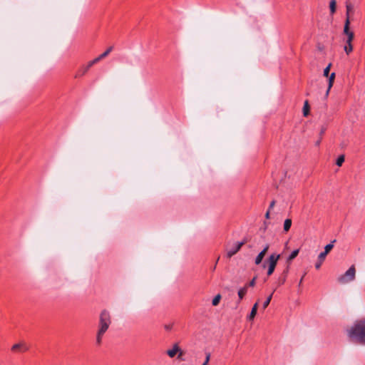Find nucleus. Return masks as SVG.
Wrapping results in <instances>:
<instances>
[{
  "label": "nucleus",
  "mask_w": 365,
  "mask_h": 365,
  "mask_svg": "<svg viewBox=\"0 0 365 365\" xmlns=\"http://www.w3.org/2000/svg\"><path fill=\"white\" fill-rule=\"evenodd\" d=\"M348 336L353 341L365 345V320L355 323L348 331Z\"/></svg>",
  "instance_id": "1"
},
{
  "label": "nucleus",
  "mask_w": 365,
  "mask_h": 365,
  "mask_svg": "<svg viewBox=\"0 0 365 365\" xmlns=\"http://www.w3.org/2000/svg\"><path fill=\"white\" fill-rule=\"evenodd\" d=\"M111 324V318L108 311L104 309L101 312L98 330L96 336V344L100 345L102 341V338L104 334L108 329Z\"/></svg>",
  "instance_id": "2"
},
{
  "label": "nucleus",
  "mask_w": 365,
  "mask_h": 365,
  "mask_svg": "<svg viewBox=\"0 0 365 365\" xmlns=\"http://www.w3.org/2000/svg\"><path fill=\"white\" fill-rule=\"evenodd\" d=\"M113 50V46H110L108 48L106 51L101 53L100 56L94 58L93 60L89 61L88 64L85 66H83L78 73L76 74V76H83L85 75L88 71L96 63L99 62L101 59L106 58Z\"/></svg>",
  "instance_id": "3"
},
{
  "label": "nucleus",
  "mask_w": 365,
  "mask_h": 365,
  "mask_svg": "<svg viewBox=\"0 0 365 365\" xmlns=\"http://www.w3.org/2000/svg\"><path fill=\"white\" fill-rule=\"evenodd\" d=\"M356 269L354 265L351 266L344 274L338 278V281L341 284H345L353 281L355 279Z\"/></svg>",
  "instance_id": "4"
},
{
  "label": "nucleus",
  "mask_w": 365,
  "mask_h": 365,
  "mask_svg": "<svg viewBox=\"0 0 365 365\" xmlns=\"http://www.w3.org/2000/svg\"><path fill=\"white\" fill-rule=\"evenodd\" d=\"M279 258L280 255L276 253H273L269 257L267 262L268 263V269L267 272L268 276L272 275L274 272L277 262L279 259Z\"/></svg>",
  "instance_id": "5"
},
{
  "label": "nucleus",
  "mask_w": 365,
  "mask_h": 365,
  "mask_svg": "<svg viewBox=\"0 0 365 365\" xmlns=\"http://www.w3.org/2000/svg\"><path fill=\"white\" fill-rule=\"evenodd\" d=\"M246 241L243 240L242 242H237L235 243L230 248L228 249L227 252V257L230 258L233 255H235L240 249L241 247L245 244Z\"/></svg>",
  "instance_id": "6"
},
{
  "label": "nucleus",
  "mask_w": 365,
  "mask_h": 365,
  "mask_svg": "<svg viewBox=\"0 0 365 365\" xmlns=\"http://www.w3.org/2000/svg\"><path fill=\"white\" fill-rule=\"evenodd\" d=\"M269 248V245L268 244H267L264 247L263 250L256 257L255 260V264L259 265L262 262V261L265 254L268 251Z\"/></svg>",
  "instance_id": "7"
},
{
  "label": "nucleus",
  "mask_w": 365,
  "mask_h": 365,
  "mask_svg": "<svg viewBox=\"0 0 365 365\" xmlns=\"http://www.w3.org/2000/svg\"><path fill=\"white\" fill-rule=\"evenodd\" d=\"M180 351V349L178 344H175L171 349H168L167 351V354L173 358L174 357L178 352Z\"/></svg>",
  "instance_id": "8"
},
{
  "label": "nucleus",
  "mask_w": 365,
  "mask_h": 365,
  "mask_svg": "<svg viewBox=\"0 0 365 365\" xmlns=\"http://www.w3.org/2000/svg\"><path fill=\"white\" fill-rule=\"evenodd\" d=\"M257 308H258V303L256 302L252 309H251V312L249 314V316L247 317V319L251 321V320H253V319L255 318V317L256 316L257 314Z\"/></svg>",
  "instance_id": "9"
},
{
  "label": "nucleus",
  "mask_w": 365,
  "mask_h": 365,
  "mask_svg": "<svg viewBox=\"0 0 365 365\" xmlns=\"http://www.w3.org/2000/svg\"><path fill=\"white\" fill-rule=\"evenodd\" d=\"M328 77H329V85H328V88L326 92V96H328L329 91L333 86L334 81L335 78V73H331L330 74V76H329Z\"/></svg>",
  "instance_id": "10"
},
{
  "label": "nucleus",
  "mask_w": 365,
  "mask_h": 365,
  "mask_svg": "<svg viewBox=\"0 0 365 365\" xmlns=\"http://www.w3.org/2000/svg\"><path fill=\"white\" fill-rule=\"evenodd\" d=\"M299 250H293L287 259V263L290 264L292 261L298 255Z\"/></svg>",
  "instance_id": "11"
},
{
  "label": "nucleus",
  "mask_w": 365,
  "mask_h": 365,
  "mask_svg": "<svg viewBox=\"0 0 365 365\" xmlns=\"http://www.w3.org/2000/svg\"><path fill=\"white\" fill-rule=\"evenodd\" d=\"M350 17H346V21H345V24H344V34H346V36L350 34L351 32H352L351 31L349 30V25H350V19H349Z\"/></svg>",
  "instance_id": "12"
},
{
  "label": "nucleus",
  "mask_w": 365,
  "mask_h": 365,
  "mask_svg": "<svg viewBox=\"0 0 365 365\" xmlns=\"http://www.w3.org/2000/svg\"><path fill=\"white\" fill-rule=\"evenodd\" d=\"M247 292V286L240 288L238 291L239 302H240Z\"/></svg>",
  "instance_id": "13"
},
{
  "label": "nucleus",
  "mask_w": 365,
  "mask_h": 365,
  "mask_svg": "<svg viewBox=\"0 0 365 365\" xmlns=\"http://www.w3.org/2000/svg\"><path fill=\"white\" fill-rule=\"evenodd\" d=\"M344 49L347 55H349L350 53H351L353 51L352 42L349 41V43H346V45L344 46Z\"/></svg>",
  "instance_id": "14"
},
{
  "label": "nucleus",
  "mask_w": 365,
  "mask_h": 365,
  "mask_svg": "<svg viewBox=\"0 0 365 365\" xmlns=\"http://www.w3.org/2000/svg\"><path fill=\"white\" fill-rule=\"evenodd\" d=\"M292 226V220L286 219L284 222V231L288 232Z\"/></svg>",
  "instance_id": "15"
},
{
  "label": "nucleus",
  "mask_w": 365,
  "mask_h": 365,
  "mask_svg": "<svg viewBox=\"0 0 365 365\" xmlns=\"http://www.w3.org/2000/svg\"><path fill=\"white\" fill-rule=\"evenodd\" d=\"M309 103H308V101H306L304 102V107H303V114L304 116H307L308 114H309Z\"/></svg>",
  "instance_id": "16"
},
{
  "label": "nucleus",
  "mask_w": 365,
  "mask_h": 365,
  "mask_svg": "<svg viewBox=\"0 0 365 365\" xmlns=\"http://www.w3.org/2000/svg\"><path fill=\"white\" fill-rule=\"evenodd\" d=\"M346 17H349V14L353 11L354 7L351 4L346 3Z\"/></svg>",
  "instance_id": "17"
},
{
  "label": "nucleus",
  "mask_w": 365,
  "mask_h": 365,
  "mask_svg": "<svg viewBox=\"0 0 365 365\" xmlns=\"http://www.w3.org/2000/svg\"><path fill=\"white\" fill-rule=\"evenodd\" d=\"M336 242V240H334L331 243L327 245L324 247V252H326L327 254H328L331 250L334 247V243Z\"/></svg>",
  "instance_id": "18"
},
{
  "label": "nucleus",
  "mask_w": 365,
  "mask_h": 365,
  "mask_svg": "<svg viewBox=\"0 0 365 365\" xmlns=\"http://www.w3.org/2000/svg\"><path fill=\"white\" fill-rule=\"evenodd\" d=\"M344 162V155H339L337 158L336 161V165L340 167V166L342 165Z\"/></svg>",
  "instance_id": "19"
},
{
  "label": "nucleus",
  "mask_w": 365,
  "mask_h": 365,
  "mask_svg": "<svg viewBox=\"0 0 365 365\" xmlns=\"http://www.w3.org/2000/svg\"><path fill=\"white\" fill-rule=\"evenodd\" d=\"M336 1L331 0L329 3V8L331 14H334L336 11Z\"/></svg>",
  "instance_id": "20"
},
{
  "label": "nucleus",
  "mask_w": 365,
  "mask_h": 365,
  "mask_svg": "<svg viewBox=\"0 0 365 365\" xmlns=\"http://www.w3.org/2000/svg\"><path fill=\"white\" fill-rule=\"evenodd\" d=\"M272 294H273V292L264 302L263 305H262L264 309H266L268 307V305L269 304V303L272 300Z\"/></svg>",
  "instance_id": "21"
},
{
  "label": "nucleus",
  "mask_w": 365,
  "mask_h": 365,
  "mask_svg": "<svg viewBox=\"0 0 365 365\" xmlns=\"http://www.w3.org/2000/svg\"><path fill=\"white\" fill-rule=\"evenodd\" d=\"M220 299H221V296L220 294H217V296H215L213 298L212 302V305L217 306L219 304Z\"/></svg>",
  "instance_id": "22"
},
{
  "label": "nucleus",
  "mask_w": 365,
  "mask_h": 365,
  "mask_svg": "<svg viewBox=\"0 0 365 365\" xmlns=\"http://www.w3.org/2000/svg\"><path fill=\"white\" fill-rule=\"evenodd\" d=\"M286 279H287V277L281 274V276L278 279L279 285L284 284L286 282Z\"/></svg>",
  "instance_id": "23"
},
{
  "label": "nucleus",
  "mask_w": 365,
  "mask_h": 365,
  "mask_svg": "<svg viewBox=\"0 0 365 365\" xmlns=\"http://www.w3.org/2000/svg\"><path fill=\"white\" fill-rule=\"evenodd\" d=\"M327 255V254L326 252H321L318 256V260L321 261V262H324Z\"/></svg>",
  "instance_id": "24"
},
{
  "label": "nucleus",
  "mask_w": 365,
  "mask_h": 365,
  "mask_svg": "<svg viewBox=\"0 0 365 365\" xmlns=\"http://www.w3.org/2000/svg\"><path fill=\"white\" fill-rule=\"evenodd\" d=\"M331 64L329 63L324 70V76H326V77H328L329 76V71H330V68H331Z\"/></svg>",
  "instance_id": "25"
},
{
  "label": "nucleus",
  "mask_w": 365,
  "mask_h": 365,
  "mask_svg": "<svg viewBox=\"0 0 365 365\" xmlns=\"http://www.w3.org/2000/svg\"><path fill=\"white\" fill-rule=\"evenodd\" d=\"M354 37V32L352 31L347 35V39L346 41V43H349V41L352 42Z\"/></svg>",
  "instance_id": "26"
},
{
  "label": "nucleus",
  "mask_w": 365,
  "mask_h": 365,
  "mask_svg": "<svg viewBox=\"0 0 365 365\" xmlns=\"http://www.w3.org/2000/svg\"><path fill=\"white\" fill-rule=\"evenodd\" d=\"M289 266H290V264H287V267L282 272V275H283L286 277H287V274H288L289 270Z\"/></svg>",
  "instance_id": "27"
},
{
  "label": "nucleus",
  "mask_w": 365,
  "mask_h": 365,
  "mask_svg": "<svg viewBox=\"0 0 365 365\" xmlns=\"http://www.w3.org/2000/svg\"><path fill=\"white\" fill-rule=\"evenodd\" d=\"M22 347H24V345L21 344H14L13 346H12V350L13 351H16L18 349H21Z\"/></svg>",
  "instance_id": "28"
},
{
  "label": "nucleus",
  "mask_w": 365,
  "mask_h": 365,
  "mask_svg": "<svg viewBox=\"0 0 365 365\" xmlns=\"http://www.w3.org/2000/svg\"><path fill=\"white\" fill-rule=\"evenodd\" d=\"M256 277H254L249 283H247L245 286L248 287H254L255 285Z\"/></svg>",
  "instance_id": "29"
},
{
  "label": "nucleus",
  "mask_w": 365,
  "mask_h": 365,
  "mask_svg": "<svg viewBox=\"0 0 365 365\" xmlns=\"http://www.w3.org/2000/svg\"><path fill=\"white\" fill-rule=\"evenodd\" d=\"M210 353L207 352L206 353L205 360L204 362L209 363V361L210 359Z\"/></svg>",
  "instance_id": "30"
},
{
  "label": "nucleus",
  "mask_w": 365,
  "mask_h": 365,
  "mask_svg": "<svg viewBox=\"0 0 365 365\" xmlns=\"http://www.w3.org/2000/svg\"><path fill=\"white\" fill-rule=\"evenodd\" d=\"M322 262H323L318 260V262L315 264L316 269H319L321 267Z\"/></svg>",
  "instance_id": "31"
},
{
  "label": "nucleus",
  "mask_w": 365,
  "mask_h": 365,
  "mask_svg": "<svg viewBox=\"0 0 365 365\" xmlns=\"http://www.w3.org/2000/svg\"><path fill=\"white\" fill-rule=\"evenodd\" d=\"M274 204H275L274 200L272 201L270 205H269V210L272 209L274 206Z\"/></svg>",
  "instance_id": "32"
},
{
  "label": "nucleus",
  "mask_w": 365,
  "mask_h": 365,
  "mask_svg": "<svg viewBox=\"0 0 365 365\" xmlns=\"http://www.w3.org/2000/svg\"><path fill=\"white\" fill-rule=\"evenodd\" d=\"M265 217L267 219H269V210H268V211L266 212L265 214Z\"/></svg>",
  "instance_id": "33"
},
{
  "label": "nucleus",
  "mask_w": 365,
  "mask_h": 365,
  "mask_svg": "<svg viewBox=\"0 0 365 365\" xmlns=\"http://www.w3.org/2000/svg\"><path fill=\"white\" fill-rule=\"evenodd\" d=\"M165 329H167V330H170V329H171V326H170V325H165Z\"/></svg>",
  "instance_id": "34"
},
{
  "label": "nucleus",
  "mask_w": 365,
  "mask_h": 365,
  "mask_svg": "<svg viewBox=\"0 0 365 365\" xmlns=\"http://www.w3.org/2000/svg\"><path fill=\"white\" fill-rule=\"evenodd\" d=\"M303 278H304V276L301 278L299 282V286L301 285L302 282V280H303Z\"/></svg>",
  "instance_id": "35"
},
{
  "label": "nucleus",
  "mask_w": 365,
  "mask_h": 365,
  "mask_svg": "<svg viewBox=\"0 0 365 365\" xmlns=\"http://www.w3.org/2000/svg\"><path fill=\"white\" fill-rule=\"evenodd\" d=\"M202 365H208V363L203 362V364Z\"/></svg>",
  "instance_id": "36"
},
{
  "label": "nucleus",
  "mask_w": 365,
  "mask_h": 365,
  "mask_svg": "<svg viewBox=\"0 0 365 365\" xmlns=\"http://www.w3.org/2000/svg\"><path fill=\"white\" fill-rule=\"evenodd\" d=\"M265 266H266V262H265V263H264V264H263V267H265Z\"/></svg>",
  "instance_id": "37"
}]
</instances>
